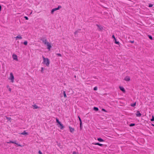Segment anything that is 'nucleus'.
Returning a JSON list of instances; mask_svg holds the SVG:
<instances>
[{
    "instance_id": "423d86ee",
    "label": "nucleus",
    "mask_w": 154,
    "mask_h": 154,
    "mask_svg": "<svg viewBox=\"0 0 154 154\" xmlns=\"http://www.w3.org/2000/svg\"><path fill=\"white\" fill-rule=\"evenodd\" d=\"M46 44L48 46V49L49 50H50L51 48V45L48 42H47Z\"/></svg>"
},
{
    "instance_id": "37998d69",
    "label": "nucleus",
    "mask_w": 154,
    "mask_h": 154,
    "mask_svg": "<svg viewBox=\"0 0 154 154\" xmlns=\"http://www.w3.org/2000/svg\"><path fill=\"white\" fill-rule=\"evenodd\" d=\"M73 154H76V152H75V151H74V152H73Z\"/></svg>"
},
{
    "instance_id": "c9c22d12",
    "label": "nucleus",
    "mask_w": 154,
    "mask_h": 154,
    "mask_svg": "<svg viewBox=\"0 0 154 154\" xmlns=\"http://www.w3.org/2000/svg\"><path fill=\"white\" fill-rule=\"evenodd\" d=\"M54 10H53V9H52V10L51 11V13L52 14H53V13H54Z\"/></svg>"
},
{
    "instance_id": "473e14b6",
    "label": "nucleus",
    "mask_w": 154,
    "mask_h": 154,
    "mask_svg": "<svg viewBox=\"0 0 154 154\" xmlns=\"http://www.w3.org/2000/svg\"><path fill=\"white\" fill-rule=\"evenodd\" d=\"M78 118H79V120L80 121V123L81 122H81H82V120H81L80 118V117L79 116H78Z\"/></svg>"
},
{
    "instance_id": "6ab92c4d",
    "label": "nucleus",
    "mask_w": 154,
    "mask_h": 154,
    "mask_svg": "<svg viewBox=\"0 0 154 154\" xmlns=\"http://www.w3.org/2000/svg\"><path fill=\"white\" fill-rule=\"evenodd\" d=\"M63 94L64 97L66 98L67 96L65 91H63Z\"/></svg>"
},
{
    "instance_id": "f704fd0d",
    "label": "nucleus",
    "mask_w": 154,
    "mask_h": 154,
    "mask_svg": "<svg viewBox=\"0 0 154 154\" xmlns=\"http://www.w3.org/2000/svg\"><path fill=\"white\" fill-rule=\"evenodd\" d=\"M57 55H58V56H59V57H61L62 56L60 54H59V53L57 54Z\"/></svg>"
},
{
    "instance_id": "2f4dec72",
    "label": "nucleus",
    "mask_w": 154,
    "mask_h": 154,
    "mask_svg": "<svg viewBox=\"0 0 154 154\" xmlns=\"http://www.w3.org/2000/svg\"><path fill=\"white\" fill-rule=\"evenodd\" d=\"M97 89V87H95L94 88V91H96Z\"/></svg>"
},
{
    "instance_id": "cd10ccee",
    "label": "nucleus",
    "mask_w": 154,
    "mask_h": 154,
    "mask_svg": "<svg viewBox=\"0 0 154 154\" xmlns=\"http://www.w3.org/2000/svg\"><path fill=\"white\" fill-rule=\"evenodd\" d=\"M79 32L78 30H77L75 31L74 32V34L75 35H76L77 33Z\"/></svg>"
},
{
    "instance_id": "58836bf2",
    "label": "nucleus",
    "mask_w": 154,
    "mask_h": 154,
    "mask_svg": "<svg viewBox=\"0 0 154 154\" xmlns=\"http://www.w3.org/2000/svg\"><path fill=\"white\" fill-rule=\"evenodd\" d=\"M102 110L103 111H104L105 112H107L106 111L105 109H102Z\"/></svg>"
},
{
    "instance_id": "f8f14e48",
    "label": "nucleus",
    "mask_w": 154,
    "mask_h": 154,
    "mask_svg": "<svg viewBox=\"0 0 154 154\" xmlns=\"http://www.w3.org/2000/svg\"><path fill=\"white\" fill-rule=\"evenodd\" d=\"M119 88L120 90L122 91L123 93H125V89L122 87L120 86Z\"/></svg>"
},
{
    "instance_id": "412c9836",
    "label": "nucleus",
    "mask_w": 154,
    "mask_h": 154,
    "mask_svg": "<svg viewBox=\"0 0 154 154\" xmlns=\"http://www.w3.org/2000/svg\"><path fill=\"white\" fill-rule=\"evenodd\" d=\"M93 109L95 111H98L99 110L98 108L97 107H94Z\"/></svg>"
},
{
    "instance_id": "a878e982",
    "label": "nucleus",
    "mask_w": 154,
    "mask_h": 154,
    "mask_svg": "<svg viewBox=\"0 0 154 154\" xmlns=\"http://www.w3.org/2000/svg\"><path fill=\"white\" fill-rule=\"evenodd\" d=\"M5 118H6V119H7L8 120H10L11 119L10 117H8L6 116H5Z\"/></svg>"
},
{
    "instance_id": "de8ad7c7",
    "label": "nucleus",
    "mask_w": 154,
    "mask_h": 154,
    "mask_svg": "<svg viewBox=\"0 0 154 154\" xmlns=\"http://www.w3.org/2000/svg\"><path fill=\"white\" fill-rule=\"evenodd\" d=\"M152 125L153 126H154V125H153V124H152Z\"/></svg>"
},
{
    "instance_id": "2eb2a0df",
    "label": "nucleus",
    "mask_w": 154,
    "mask_h": 154,
    "mask_svg": "<svg viewBox=\"0 0 154 154\" xmlns=\"http://www.w3.org/2000/svg\"><path fill=\"white\" fill-rule=\"evenodd\" d=\"M21 134L22 135H28V134L27 132H26L25 131H24L23 132L21 133Z\"/></svg>"
},
{
    "instance_id": "39448f33",
    "label": "nucleus",
    "mask_w": 154,
    "mask_h": 154,
    "mask_svg": "<svg viewBox=\"0 0 154 154\" xmlns=\"http://www.w3.org/2000/svg\"><path fill=\"white\" fill-rule=\"evenodd\" d=\"M96 26L98 27V30L99 31H102L103 29V27L102 26L97 24H96Z\"/></svg>"
},
{
    "instance_id": "c85d7f7f",
    "label": "nucleus",
    "mask_w": 154,
    "mask_h": 154,
    "mask_svg": "<svg viewBox=\"0 0 154 154\" xmlns=\"http://www.w3.org/2000/svg\"><path fill=\"white\" fill-rule=\"evenodd\" d=\"M82 122H81H81L80 123V129H82Z\"/></svg>"
},
{
    "instance_id": "79ce46f5",
    "label": "nucleus",
    "mask_w": 154,
    "mask_h": 154,
    "mask_svg": "<svg viewBox=\"0 0 154 154\" xmlns=\"http://www.w3.org/2000/svg\"><path fill=\"white\" fill-rule=\"evenodd\" d=\"M9 90L10 92H11V89L10 88H9Z\"/></svg>"
},
{
    "instance_id": "1a4fd4ad",
    "label": "nucleus",
    "mask_w": 154,
    "mask_h": 154,
    "mask_svg": "<svg viewBox=\"0 0 154 154\" xmlns=\"http://www.w3.org/2000/svg\"><path fill=\"white\" fill-rule=\"evenodd\" d=\"M136 116L137 117H140L141 116V114L140 113L139 111H137L136 112Z\"/></svg>"
},
{
    "instance_id": "7ed1b4c3",
    "label": "nucleus",
    "mask_w": 154,
    "mask_h": 154,
    "mask_svg": "<svg viewBox=\"0 0 154 154\" xmlns=\"http://www.w3.org/2000/svg\"><path fill=\"white\" fill-rule=\"evenodd\" d=\"M16 142H17L16 140H15L14 141L10 140L9 142H7V143H14V144H15L17 145L18 146H21V147L22 146V145H21L20 144H18L17 143H16Z\"/></svg>"
},
{
    "instance_id": "c03bdc74",
    "label": "nucleus",
    "mask_w": 154,
    "mask_h": 154,
    "mask_svg": "<svg viewBox=\"0 0 154 154\" xmlns=\"http://www.w3.org/2000/svg\"><path fill=\"white\" fill-rule=\"evenodd\" d=\"M2 9V7L1 5H0V11H1Z\"/></svg>"
},
{
    "instance_id": "f3484780",
    "label": "nucleus",
    "mask_w": 154,
    "mask_h": 154,
    "mask_svg": "<svg viewBox=\"0 0 154 154\" xmlns=\"http://www.w3.org/2000/svg\"><path fill=\"white\" fill-rule=\"evenodd\" d=\"M114 40L115 41V43L116 44H118V45H119L120 43L118 41H117L116 39L115 38V39H114Z\"/></svg>"
},
{
    "instance_id": "9b49d317",
    "label": "nucleus",
    "mask_w": 154,
    "mask_h": 154,
    "mask_svg": "<svg viewBox=\"0 0 154 154\" xmlns=\"http://www.w3.org/2000/svg\"><path fill=\"white\" fill-rule=\"evenodd\" d=\"M92 144H94V145H99V146H102L103 145V144L98 143H92Z\"/></svg>"
},
{
    "instance_id": "b1692460",
    "label": "nucleus",
    "mask_w": 154,
    "mask_h": 154,
    "mask_svg": "<svg viewBox=\"0 0 154 154\" xmlns=\"http://www.w3.org/2000/svg\"><path fill=\"white\" fill-rule=\"evenodd\" d=\"M148 36L149 38L150 39H151V40H152L153 39L151 35H148Z\"/></svg>"
},
{
    "instance_id": "4be33fe9",
    "label": "nucleus",
    "mask_w": 154,
    "mask_h": 154,
    "mask_svg": "<svg viewBox=\"0 0 154 154\" xmlns=\"http://www.w3.org/2000/svg\"><path fill=\"white\" fill-rule=\"evenodd\" d=\"M56 121L57 122V123L59 125L61 123V122L59 121V120L57 119V118H56Z\"/></svg>"
},
{
    "instance_id": "e433bc0d",
    "label": "nucleus",
    "mask_w": 154,
    "mask_h": 154,
    "mask_svg": "<svg viewBox=\"0 0 154 154\" xmlns=\"http://www.w3.org/2000/svg\"><path fill=\"white\" fill-rule=\"evenodd\" d=\"M24 18L26 20H28V17H26V16H25L24 17Z\"/></svg>"
},
{
    "instance_id": "a19ab883",
    "label": "nucleus",
    "mask_w": 154,
    "mask_h": 154,
    "mask_svg": "<svg viewBox=\"0 0 154 154\" xmlns=\"http://www.w3.org/2000/svg\"><path fill=\"white\" fill-rule=\"evenodd\" d=\"M38 153H39V154H42V152H41L40 150L39 151Z\"/></svg>"
},
{
    "instance_id": "72a5a7b5",
    "label": "nucleus",
    "mask_w": 154,
    "mask_h": 154,
    "mask_svg": "<svg viewBox=\"0 0 154 154\" xmlns=\"http://www.w3.org/2000/svg\"><path fill=\"white\" fill-rule=\"evenodd\" d=\"M153 6V5L151 4H149V7H151Z\"/></svg>"
},
{
    "instance_id": "f257e3e1",
    "label": "nucleus",
    "mask_w": 154,
    "mask_h": 154,
    "mask_svg": "<svg viewBox=\"0 0 154 154\" xmlns=\"http://www.w3.org/2000/svg\"><path fill=\"white\" fill-rule=\"evenodd\" d=\"M42 58L43 60V63L45 64L47 66H48L50 64L49 60L48 58H45L43 56H42Z\"/></svg>"
},
{
    "instance_id": "0eeeda50",
    "label": "nucleus",
    "mask_w": 154,
    "mask_h": 154,
    "mask_svg": "<svg viewBox=\"0 0 154 154\" xmlns=\"http://www.w3.org/2000/svg\"><path fill=\"white\" fill-rule=\"evenodd\" d=\"M14 60L18 61L17 56L16 54H13L12 56Z\"/></svg>"
},
{
    "instance_id": "f03ea898",
    "label": "nucleus",
    "mask_w": 154,
    "mask_h": 154,
    "mask_svg": "<svg viewBox=\"0 0 154 154\" xmlns=\"http://www.w3.org/2000/svg\"><path fill=\"white\" fill-rule=\"evenodd\" d=\"M40 40H41L45 44H46V42H47V40L46 37H42L40 38Z\"/></svg>"
},
{
    "instance_id": "a18cd8bd",
    "label": "nucleus",
    "mask_w": 154,
    "mask_h": 154,
    "mask_svg": "<svg viewBox=\"0 0 154 154\" xmlns=\"http://www.w3.org/2000/svg\"><path fill=\"white\" fill-rule=\"evenodd\" d=\"M7 88H9V85H8L7 86Z\"/></svg>"
},
{
    "instance_id": "a211bd4d",
    "label": "nucleus",
    "mask_w": 154,
    "mask_h": 154,
    "mask_svg": "<svg viewBox=\"0 0 154 154\" xmlns=\"http://www.w3.org/2000/svg\"><path fill=\"white\" fill-rule=\"evenodd\" d=\"M59 125H60V129H63L64 128V127L63 125L61 123L60 124H59Z\"/></svg>"
},
{
    "instance_id": "dca6fc26",
    "label": "nucleus",
    "mask_w": 154,
    "mask_h": 154,
    "mask_svg": "<svg viewBox=\"0 0 154 154\" xmlns=\"http://www.w3.org/2000/svg\"><path fill=\"white\" fill-rule=\"evenodd\" d=\"M97 140L100 142H103L104 140L100 138H97Z\"/></svg>"
},
{
    "instance_id": "c756f323",
    "label": "nucleus",
    "mask_w": 154,
    "mask_h": 154,
    "mask_svg": "<svg viewBox=\"0 0 154 154\" xmlns=\"http://www.w3.org/2000/svg\"><path fill=\"white\" fill-rule=\"evenodd\" d=\"M151 121H154V117L153 116H152V118L151 119Z\"/></svg>"
},
{
    "instance_id": "4468645a",
    "label": "nucleus",
    "mask_w": 154,
    "mask_h": 154,
    "mask_svg": "<svg viewBox=\"0 0 154 154\" xmlns=\"http://www.w3.org/2000/svg\"><path fill=\"white\" fill-rule=\"evenodd\" d=\"M16 40H17V39L19 38L20 39H21L22 38V37L20 35H18V36L15 37Z\"/></svg>"
},
{
    "instance_id": "20e7f679",
    "label": "nucleus",
    "mask_w": 154,
    "mask_h": 154,
    "mask_svg": "<svg viewBox=\"0 0 154 154\" xmlns=\"http://www.w3.org/2000/svg\"><path fill=\"white\" fill-rule=\"evenodd\" d=\"M9 79H10L11 80L12 82H14V77L12 73L11 72L10 73V78H9Z\"/></svg>"
},
{
    "instance_id": "49530a36",
    "label": "nucleus",
    "mask_w": 154,
    "mask_h": 154,
    "mask_svg": "<svg viewBox=\"0 0 154 154\" xmlns=\"http://www.w3.org/2000/svg\"><path fill=\"white\" fill-rule=\"evenodd\" d=\"M74 77H75V78H76V75H75V76H74Z\"/></svg>"
},
{
    "instance_id": "6e6552de",
    "label": "nucleus",
    "mask_w": 154,
    "mask_h": 154,
    "mask_svg": "<svg viewBox=\"0 0 154 154\" xmlns=\"http://www.w3.org/2000/svg\"><path fill=\"white\" fill-rule=\"evenodd\" d=\"M124 80L127 81H129L130 80V77L128 76H126L124 79Z\"/></svg>"
},
{
    "instance_id": "ddd939ff",
    "label": "nucleus",
    "mask_w": 154,
    "mask_h": 154,
    "mask_svg": "<svg viewBox=\"0 0 154 154\" xmlns=\"http://www.w3.org/2000/svg\"><path fill=\"white\" fill-rule=\"evenodd\" d=\"M69 129L70 131L72 133L74 132V128H73L70 126L69 127Z\"/></svg>"
},
{
    "instance_id": "5701e85b",
    "label": "nucleus",
    "mask_w": 154,
    "mask_h": 154,
    "mask_svg": "<svg viewBox=\"0 0 154 154\" xmlns=\"http://www.w3.org/2000/svg\"><path fill=\"white\" fill-rule=\"evenodd\" d=\"M136 102H135L131 104V106L133 107H134L135 106H136Z\"/></svg>"
},
{
    "instance_id": "ea45409f",
    "label": "nucleus",
    "mask_w": 154,
    "mask_h": 154,
    "mask_svg": "<svg viewBox=\"0 0 154 154\" xmlns=\"http://www.w3.org/2000/svg\"><path fill=\"white\" fill-rule=\"evenodd\" d=\"M112 38H114V39H115L116 38L115 37V36L114 35H112Z\"/></svg>"
},
{
    "instance_id": "bb28decb",
    "label": "nucleus",
    "mask_w": 154,
    "mask_h": 154,
    "mask_svg": "<svg viewBox=\"0 0 154 154\" xmlns=\"http://www.w3.org/2000/svg\"><path fill=\"white\" fill-rule=\"evenodd\" d=\"M135 125V124L134 123H131L129 125L130 126L132 127L134 126Z\"/></svg>"
},
{
    "instance_id": "aec40b11",
    "label": "nucleus",
    "mask_w": 154,
    "mask_h": 154,
    "mask_svg": "<svg viewBox=\"0 0 154 154\" xmlns=\"http://www.w3.org/2000/svg\"><path fill=\"white\" fill-rule=\"evenodd\" d=\"M32 106L34 107V109H36L38 108V107L35 105H32Z\"/></svg>"
},
{
    "instance_id": "393cba45",
    "label": "nucleus",
    "mask_w": 154,
    "mask_h": 154,
    "mask_svg": "<svg viewBox=\"0 0 154 154\" xmlns=\"http://www.w3.org/2000/svg\"><path fill=\"white\" fill-rule=\"evenodd\" d=\"M28 42L27 41H25L23 42V44L25 45H27Z\"/></svg>"
},
{
    "instance_id": "7c9ffc66",
    "label": "nucleus",
    "mask_w": 154,
    "mask_h": 154,
    "mask_svg": "<svg viewBox=\"0 0 154 154\" xmlns=\"http://www.w3.org/2000/svg\"><path fill=\"white\" fill-rule=\"evenodd\" d=\"M44 70V68L43 67H42L41 68V72L42 73H43V71Z\"/></svg>"
},
{
    "instance_id": "9d476101",
    "label": "nucleus",
    "mask_w": 154,
    "mask_h": 154,
    "mask_svg": "<svg viewBox=\"0 0 154 154\" xmlns=\"http://www.w3.org/2000/svg\"><path fill=\"white\" fill-rule=\"evenodd\" d=\"M62 8L61 6L60 5H59L57 8H56L53 9V10L55 11L57 10H59L60 8Z\"/></svg>"
},
{
    "instance_id": "4c0bfd02",
    "label": "nucleus",
    "mask_w": 154,
    "mask_h": 154,
    "mask_svg": "<svg viewBox=\"0 0 154 154\" xmlns=\"http://www.w3.org/2000/svg\"><path fill=\"white\" fill-rule=\"evenodd\" d=\"M129 42L131 43H133L134 42V40L133 41H130Z\"/></svg>"
}]
</instances>
